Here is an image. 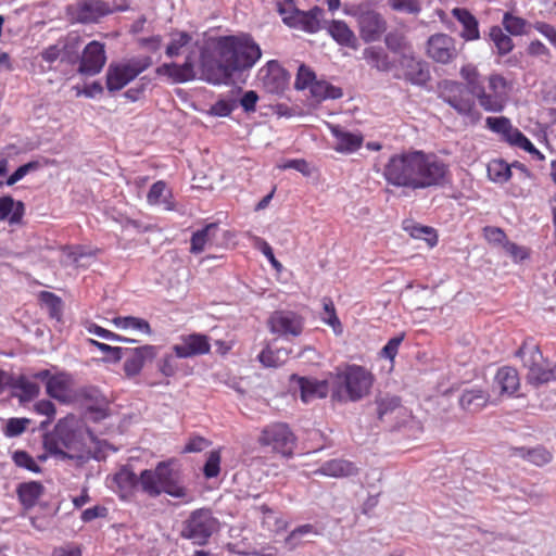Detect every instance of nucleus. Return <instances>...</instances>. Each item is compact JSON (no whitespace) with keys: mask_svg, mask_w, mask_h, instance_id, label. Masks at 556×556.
<instances>
[{"mask_svg":"<svg viewBox=\"0 0 556 556\" xmlns=\"http://www.w3.org/2000/svg\"><path fill=\"white\" fill-rule=\"evenodd\" d=\"M493 384L501 394L513 395L520 387L517 370L509 366L501 367L495 374Z\"/></svg>","mask_w":556,"mask_h":556,"instance_id":"cd10ccee","label":"nucleus"},{"mask_svg":"<svg viewBox=\"0 0 556 556\" xmlns=\"http://www.w3.org/2000/svg\"><path fill=\"white\" fill-rule=\"evenodd\" d=\"M106 60L105 45L92 40L80 52L77 72L83 76H94L103 70Z\"/></svg>","mask_w":556,"mask_h":556,"instance_id":"2eb2a0df","label":"nucleus"},{"mask_svg":"<svg viewBox=\"0 0 556 556\" xmlns=\"http://www.w3.org/2000/svg\"><path fill=\"white\" fill-rule=\"evenodd\" d=\"M451 13L453 17L460 23L463 27L460 37L465 41H476L480 39L479 21L468 9L454 8Z\"/></svg>","mask_w":556,"mask_h":556,"instance_id":"5701e85b","label":"nucleus"},{"mask_svg":"<svg viewBox=\"0 0 556 556\" xmlns=\"http://www.w3.org/2000/svg\"><path fill=\"white\" fill-rule=\"evenodd\" d=\"M488 176L494 182L504 184L511 176L510 166L503 160H492L488 164Z\"/></svg>","mask_w":556,"mask_h":556,"instance_id":"de8ad7c7","label":"nucleus"},{"mask_svg":"<svg viewBox=\"0 0 556 556\" xmlns=\"http://www.w3.org/2000/svg\"><path fill=\"white\" fill-rule=\"evenodd\" d=\"M174 459L157 463L154 469H144L140 472L139 481L141 490L151 497L162 493L175 498H182L188 504L193 501L189 490L181 484L179 471L174 470Z\"/></svg>","mask_w":556,"mask_h":556,"instance_id":"39448f33","label":"nucleus"},{"mask_svg":"<svg viewBox=\"0 0 556 556\" xmlns=\"http://www.w3.org/2000/svg\"><path fill=\"white\" fill-rule=\"evenodd\" d=\"M194 67V51L190 50L182 64L164 63L156 67L155 73L159 76H167L175 84H181L195 78Z\"/></svg>","mask_w":556,"mask_h":556,"instance_id":"f3484780","label":"nucleus"},{"mask_svg":"<svg viewBox=\"0 0 556 556\" xmlns=\"http://www.w3.org/2000/svg\"><path fill=\"white\" fill-rule=\"evenodd\" d=\"M490 403V394L482 389H466L459 397L460 407L469 413H478Z\"/></svg>","mask_w":556,"mask_h":556,"instance_id":"bb28decb","label":"nucleus"},{"mask_svg":"<svg viewBox=\"0 0 556 556\" xmlns=\"http://www.w3.org/2000/svg\"><path fill=\"white\" fill-rule=\"evenodd\" d=\"M328 129L336 139L333 149L337 152L349 154L362 148L364 141L362 134L348 131L337 124H328Z\"/></svg>","mask_w":556,"mask_h":556,"instance_id":"412c9836","label":"nucleus"},{"mask_svg":"<svg viewBox=\"0 0 556 556\" xmlns=\"http://www.w3.org/2000/svg\"><path fill=\"white\" fill-rule=\"evenodd\" d=\"M405 339V333L401 332L400 334L391 338L387 344L381 349L380 356L382 358H387L391 362V364H394V359L399 353L400 345Z\"/></svg>","mask_w":556,"mask_h":556,"instance_id":"6e6d98bb","label":"nucleus"},{"mask_svg":"<svg viewBox=\"0 0 556 556\" xmlns=\"http://www.w3.org/2000/svg\"><path fill=\"white\" fill-rule=\"evenodd\" d=\"M364 59L375 68L380 72H388L392 68V62L388 54L377 47L366 48L363 52Z\"/></svg>","mask_w":556,"mask_h":556,"instance_id":"a18cd8bd","label":"nucleus"},{"mask_svg":"<svg viewBox=\"0 0 556 556\" xmlns=\"http://www.w3.org/2000/svg\"><path fill=\"white\" fill-rule=\"evenodd\" d=\"M43 447L50 454L70 459L83 460L88 454L74 416L58 421L54 429L43 437Z\"/></svg>","mask_w":556,"mask_h":556,"instance_id":"423d86ee","label":"nucleus"},{"mask_svg":"<svg viewBox=\"0 0 556 556\" xmlns=\"http://www.w3.org/2000/svg\"><path fill=\"white\" fill-rule=\"evenodd\" d=\"M315 473L333 478H342L356 475L357 468L349 460L331 459L324 463L317 470H315Z\"/></svg>","mask_w":556,"mask_h":556,"instance_id":"473e14b6","label":"nucleus"},{"mask_svg":"<svg viewBox=\"0 0 556 556\" xmlns=\"http://www.w3.org/2000/svg\"><path fill=\"white\" fill-rule=\"evenodd\" d=\"M267 327L279 337H299L304 329V318L293 311H275L267 319Z\"/></svg>","mask_w":556,"mask_h":556,"instance_id":"f8f14e48","label":"nucleus"},{"mask_svg":"<svg viewBox=\"0 0 556 556\" xmlns=\"http://www.w3.org/2000/svg\"><path fill=\"white\" fill-rule=\"evenodd\" d=\"M513 454L535 466H544L553 459V454L543 446H536L533 448L514 447Z\"/></svg>","mask_w":556,"mask_h":556,"instance_id":"e433bc0d","label":"nucleus"},{"mask_svg":"<svg viewBox=\"0 0 556 556\" xmlns=\"http://www.w3.org/2000/svg\"><path fill=\"white\" fill-rule=\"evenodd\" d=\"M173 351L179 358L205 355L211 351L210 339L202 333L181 336L180 342L173 346Z\"/></svg>","mask_w":556,"mask_h":556,"instance_id":"6ab92c4d","label":"nucleus"},{"mask_svg":"<svg viewBox=\"0 0 556 556\" xmlns=\"http://www.w3.org/2000/svg\"><path fill=\"white\" fill-rule=\"evenodd\" d=\"M327 33L340 46L355 49L357 38L350 26L341 20H332L328 23Z\"/></svg>","mask_w":556,"mask_h":556,"instance_id":"a878e982","label":"nucleus"},{"mask_svg":"<svg viewBox=\"0 0 556 556\" xmlns=\"http://www.w3.org/2000/svg\"><path fill=\"white\" fill-rule=\"evenodd\" d=\"M502 26L506 33L515 37L528 35L529 28L531 27L526 18L515 15L510 11L504 13L502 18Z\"/></svg>","mask_w":556,"mask_h":556,"instance_id":"ea45409f","label":"nucleus"},{"mask_svg":"<svg viewBox=\"0 0 556 556\" xmlns=\"http://www.w3.org/2000/svg\"><path fill=\"white\" fill-rule=\"evenodd\" d=\"M256 509L262 514L261 526L264 530L279 534L288 529L289 522L268 505L263 504Z\"/></svg>","mask_w":556,"mask_h":556,"instance_id":"7c9ffc66","label":"nucleus"},{"mask_svg":"<svg viewBox=\"0 0 556 556\" xmlns=\"http://www.w3.org/2000/svg\"><path fill=\"white\" fill-rule=\"evenodd\" d=\"M43 492L45 488L38 481L23 482L16 488L18 501L25 509L33 508L42 496Z\"/></svg>","mask_w":556,"mask_h":556,"instance_id":"72a5a7b5","label":"nucleus"},{"mask_svg":"<svg viewBox=\"0 0 556 556\" xmlns=\"http://www.w3.org/2000/svg\"><path fill=\"white\" fill-rule=\"evenodd\" d=\"M31 420L29 418H9L4 428H3V434L7 438H15L23 434L27 427L30 425Z\"/></svg>","mask_w":556,"mask_h":556,"instance_id":"603ef678","label":"nucleus"},{"mask_svg":"<svg viewBox=\"0 0 556 556\" xmlns=\"http://www.w3.org/2000/svg\"><path fill=\"white\" fill-rule=\"evenodd\" d=\"M426 53L437 63L450 64L458 56L457 41L444 33L433 34L427 40Z\"/></svg>","mask_w":556,"mask_h":556,"instance_id":"ddd939ff","label":"nucleus"},{"mask_svg":"<svg viewBox=\"0 0 556 556\" xmlns=\"http://www.w3.org/2000/svg\"><path fill=\"white\" fill-rule=\"evenodd\" d=\"M128 8L126 0L117 7L103 0H79L66 7V15L72 23L91 24L116 11H126Z\"/></svg>","mask_w":556,"mask_h":556,"instance_id":"9b49d317","label":"nucleus"},{"mask_svg":"<svg viewBox=\"0 0 556 556\" xmlns=\"http://www.w3.org/2000/svg\"><path fill=\"white\" fill-rule=\"evenodd\" d=\"M147 201L150 205H162L167 211L175 208L172 190L163 180H159L151 186L147 194Z\"/></svg>","mask_w":556,"mask_h":556,"instance_id":"2f4dec72","label":"nucleus"},{"mask_svg":"<svg viewBox=\"0 0 556 556\" xmlns=\"http://www.w3.org/2000/svg\"><path fill=\"white\" fill-rule=\"evenodd\" d=\"M308 535H319L317 528L311 523L301 525L294 528L283 541L285 547L293 551L305 542Z\"/></svg>","mask_w":556,"mask_h":556,"instance_id":"a19ab883","label":"nucleus"},{"mask_svg":"<svg viewBox=\"0 0 556 556\" xmlns=\"http://www.w3.org/2000/svg\"><path fill=\"white\" fill-rule=\"evenodd\" d=\"M220 460V451L215 450L208 453L207 459L203 467V475L206 479H212L219 475Z\"/></svg>","mask_w":556,"mask_h":556,"instance_id":"5fc2aeb1","label":"nucleus"},{"mask_svg":"<svg viewBox=\"0 0 556 556\" xmlns=\"http://www.w3.org/2000/svg\"><path fill=\"white\" fill-rule=\"evenodd\" d=\"M459 75L464 84L443 80L438 85L439 98L453 108L457 114L471 123L481 119V112L501 113L507 105L511 83L500 73L483 77L472 63L463 65Z\"/></svg>","mask_w":556,"mask_h":556,"instance_id":"f257e3e1","label":"nucleus"},{"mask_svg":"<svg viewBox=\"0 0 556 556\" xmlns=\"http://www.w3.org/2000/svg\"><path fill=\"white\" fill-rule=\"evenodd\" d=\"M503 250L507 253L514 262H522L529 257V250L525 247L518 245L509 240L503 245Z\"/></svg>","mask_w":556,"mask_h":556,"instance_id":"338daca9","label":"nucleus"},{"mask_svg":"<svg viewBox=\"0 0 556 556\" xmlns=\"http://www.w3.org/2000/svg\"><path fill=\"white\" fill-rule=\"evenodd\" d=\"M211 445V441L201 435H192L184 446L181 453H200Z\"/></svg>","mask_w":556,"mask_h":556,"instance_id":"69168bd1","label":"nucleus"},{"mask_svg":"<svg viewBox=\"0 0 556 556\" xmlns=\"http://www.w3.org/2000/svg\"><path fill=\"white\" fill-rule=\"evenodd\" d=\"M11 459L13 464L18 468L25 469L34 473L41 472V467L39 466L37 460L28 452L24 450H16L12 452Z\"/></svg>","mask_w":556,"mask_h":556,"instance_id":"09e8293b","label":"nucleus"},{"mask_svg":"<svg viewBox=\"0 0 556 556\" xmlns=\"http://www.w3.org/2000/svg\"><path fill=\"white\" fill-rule=\"evenodd\" d=\"M309 93L317 102L328 99L337 100L343 97V90L340 87L323 79H316L309 89Z\"/></svg>","mask_w":556,"mask_h":556,"instance_id":"58836bf2","label":"nucleus"},{"mask_svg":"<svg viewBox=\"0 0 556 556\" xmlns=\"http://www.w3.org/2000/svg\"><path fill=\"white\" fill-rule=\"evenodd\" d=\"M58 42L62 54V63L77 64L84 42L83 37L77 31H71L58 39Z\"/></svg>","mask_w":556,"mask_h":556,"instance_id":"b1692460","label":"nucleus"},{"mask_svg":"<svg viewBox=\"0 0 556 556\" xmlns=\"http://www.w3.org/2000/svg\"><path fill=\"white\" fill-rule=\"evenodd\" d=\"M237 106V102L233 99H220L215 102L208 110V113L213 116L225 117L231 114Z\"/></svg>","mask_w":556,"mask_h":556,"instance_id":"680f3d73","label":"nucleus"},{"mask_svg":"<svg viewBox=\"0 0 556 556\" xmlns=\"http://www.w3.org/2000/svg\"><path fill=\"white\" fill-rule=\"evenodd\" d=\"M219 66L225 78L250 70L261 59L262 51L251 35L222 36L216 40Z\"/></svg>","mask_w":556,"mask_h":556,"instance_id":"7ed1b4c3","label":"nucleus"},{"mask_svg":"<svg viewBox=\"0 0 556 556\" xmlns=\"http://www.w3.org/2000/svg\"><path fill=\"white\" fill-rule=\"evenodd\" d=\"M159 348L152 344H144L138 348H128L123 369L128 378L138 376L144 365L155 359Z\"/></svg>","mask_w":556,"mask_h":556,"instance_id":"dca6fc26","label":"nucleus"},{"mask_svg":"<svg viewBox=\"0 0 556 556\" xmlns=\"http://www.w3.org/2000/svg\"><path fill=\"white\" fill-rule=\"evenodd\" d=\"M488 129L502 136V139L510 146L517 147L525 135L513 126L506 116H489L485 119Z\"/></svg>","mask_w":556,"mask_h":556,"instance_id":"4be33fe9","label":"nucleus"},{"mask_svg":"<svg viewBox=\"0 0 556 556\" xmlns=\"http://www.w3.org/2000/svg\"><path fill=\"white\" fill-rule=\"evenodd\" d=\"M532 27L540 33L543 37H545L549 43L556 49V28L546 22L536 21L533 23Z\"/></svg>","mask_w":556,"mask_h":556,"instance_id":"774afa93","label":"nucleus"},{"mask_svg":"<svg viewBox=\"0 0 556 556\" xmlns=\"http://www.w3.org/2000/svg\"><path fill=\"white\" fill-rule=\"evenodd\" d=\"M25 205L22 201H14L11 195L0 197V222L8 220L10 225L22 223Z\"/></svg>","mask_w":556,"mask_h":556,"instance_id":"c85d7f7f","label":"nucleus"},{"mask_svg":"<svg viewBox=\"0 0 556 556\" xmlns=\"http://www.w3.org/2000/svg\"><path fill=\"white\" fill-rule=\"evenodd\" d=\"M404 67V78L414 85H424L429 78V71L425 68L421 61L413 56H404L401 61Z\"/></svg>","mask_w":556,"mask_h":556,"instance_id":"c756f323","label":"nucleus"},{"mask_svg":"<svg viewBox=\"0 0 556 556\" xmlns=\"http://www.w3.org/2000/svg\"><path fill=\"white\" fill-rule=\"evenodd\" d=\"M192 36L187 31L175 30L170 33V41L165 53L168 58H175L184 53L190 47Z\"/></svg>","mask_w":556,"mask_h":556,"instance_id":"37998d69","label":"nucleus"},{"mask_svg":"<svg viewBox=\"0 0 556 556\" xmlns=\"http://www.w3.org/2000/svg\"><path fill=\"white\" fill-rule=\"evenodd\" d=\"M114 480L119 488L130 489L140 484L139 477L134 471L127 468H122L114 477Z\"/></svg>","mask_w":556,"mask_h":556,"instance_id":"e2e57ef3","label":"nucleus"},{"mask_svg":"<svg viewBox=\"0 0 556 556\" xmlns=\"http://www.w3.org/2000/svg\"><path fill=\"white\" fill-rule=\"evenodd\" d=\"M405 230L409 233L414 239H424L429 247H434L438 243V235L437 231L429 226L421 225H410L406 226Z\"/></svg>","mask_w":556,"mask_h":556,"instance_id":"8fccbe9b","label":"nucleus"},{"mask_svg":"<svg viewBox=\"0 0 556 556\" xmlns=\"http://www.w3.org/2000/svg\"><path fill=\"white\" fill-rule=\"evenodd\" d=\"M112 323L118 329H132L148 336L152 333V329L149 321L140 317L117 316L112 319Z\"/></svg>","mask_w":556,"mask_h":556,"instance_id":"c03bdc74","label":"nucleus"},{"mask_svg":"<svg viewBox=\"0 0 556 556\" xmlns=\"http://www.w3.org/2000/svg\"><path fill=\"white\" fill-rule=\"evenodd\" d=\"M554 377V372L549 369L545 359L540 362L536 366L528 368L527 379L528 382L534 386L548 382Z\"/></svg>","mask_w":556,"mask_h":556,"instance_id":"49530a36","label":"nucleus"},{"mask_svg":"<svg viewBox=\"0 0 556 556\" xmlns=\"http://www.w3.org/2000/svg\"><path fill=\"white\" fill-rule=\"evenodd\" d=\"M35 377L46 382V392L49 396L62 403H67L73 399L74 380L71 375L66 372L51 375L48 369H43L36 372Z\"/></svg>","mask_w":556,"mask_h":556,"instance_id":"4468645a","label":"nucleus"},{"mask_svg":"<svg viewBox=\"0 0 556 556\" xmlns=\"http://www.w3.org/2000/svg\"><path fill=\"white\" fill-rule=\"evenodd\" d=\"M41 304L46 305L52 318L59 319L62 314V300L49 291H41L38 295Z\"/></svg>","mask_w":556,"mask_h":556,"instance_id":"3c124183","label":"nucleus"},{"mask_svg":"<svg viewBox=\"0 0 556 556\" xmlns=\"http://www.w3.org/2000/svg\"><path fill=\"white\" fill-rule=\"evenodd\" d=\"M151 65V56H138L122 62H112L106 70V89L110 92L122 90Z\"/></svg>","mask_w":556,"mask_h":556,"instance_id":"9d476101","label":"nucleus"},{"mask_svg":"<svg viewBox=\"0 0 556 556\" xmlns=\"http://www.w3.org/2000/svg\"><path fill=\"white\" fill-rule=\"evenodd\" d=\"M316 79L315 72L307 65L301 64L296 73L294 87L298 90L311 89Z\"/></svg>","mask_w":556,"mask_h":556,"instance_id":"864d4df0","label":"nucleus"},{"mask_svg":"<svg viewBox=\"0 0 556 556\" xmlns=\"http://www.w3.org/2000/svg\"><path fill=\"white\" fill-rule=\"evenodd\" d=\"M482 233H483L484 239L488 241V243L492 244V245L503 248V245L508 240L505 231L500 227L485 226L482 229Z\"/></svg>","mask_w":556,"mask_h":556,"instance_id":"13d9d810","label":"nucleus"},{"mask_svg":"<svg viewBox=\"0 0 556 556\" xmlns=\"http://www.w3.org/2000/svg\"><path fill=\"white\" fill-rule=\"evenodd\" d=\"M218 530L219 521L212 509L202 507L192 510L181 522L179 535L191 541L194 545L204 546Z\"/></svg>","mask_w":556,"mask_h":556,"instance_id":"6e6552de","label":"nucleus"},{"mask_svg":"<svg viewBox=\"0 0 556 556\" xmlns=\"http://www.w3.org/2000/svg\"><path fill=\"white\" fill-rule=\"evenodd\" d=\"M324 10L314 7L308 11L293 10L289 15L283 16V22L293 28L301 29L308 34H315L320 29V18Z\"/></svg>","mask_w":556,"mask_h":556,"instance_id":"a211bd4d","label":"nucleus"},{"mask_svg":"<svg viewBox=\"0 0 556 556\" xmlns=\"http://www.w3.org/2000/svg\"><path fill=\"white\" fill-rule=\"evenodd\" d=\"M218 225L216 223H210L202 229L197 230L190 240V253H202L205 250L206 244L215 237Z\"/></svg>","mask_w":556,"mask_h":556,"instance_id":"4c0bfd02","label":"nucleus"},{"mask_svg":"<svg viewBox=\"0 0 556 556\" xmlns=\"http://www.w3.org/2000/svg\"><path fill=\"white\" fill-rule=\"evenodd\" d=\"M517 356L520 357L523 366L528 369L531 366H536L540 362L545 359L538 344L531 340L522 342L517 351Z\"/></svg>","mask_w":556,"mask_h":556,"instance_id":"79ce46f5","label":"nucleus"},{"mask_svg":"<svg viewBox=\"0 0 556 556\" xmlns=\"http://www.w3.org/2000/svg\"><path fill=\"white\" fill-rule=\"evenodd\" d=\"M253 242H254V247L256 249H258L264 254V256L269 261V263L273 265V267L280 270L282 265L275 257L274 251H273L271 247L268 244V242L260 237H254Z\"/></svg>","mask_w":556,"mask_h":556,"instance_id":"0e129e2a","label":"nucleus"},{"mask_svg":"<svg viewBox=\"0 0 556 556\" xmlns=\"http://www.w3.org/2000/svg\"><path fill=\"white\" fill-rule=\"evenodd\" d=\"M176 355L165 354L157 361V370L166 378L174 377L177 371Z\"/></svg>","mask_w":556,"mask_h":556,"instance_id":"052dcab7","label":"nucleus"},{"mask_svg":"<svg viewBox=\"0 0 556 556\" xmlns=\"http://www.w3.org/2000/svg\"><path fill=\"white\" fill-rule=\"evenodd\" d=\"M331 377V397L333 401L356 402L369 394L374 381V374L364 366L348 364L339 367Z\"/></svg>","mask_w":556,"mask_h":556,"instance_id":"20e7f679","label":"nucleus"},{"mask_svg":"<svg viewBox=\"0 0 556 556\" xmlns=\"http://www.w3.org/2000/svg\"><path fill=\"white\" fill-rule=\"evenodd\" d=\"M86 329L89 333L96 334L102 339L111 340V341H117V342H135L134 339H129L123 336H119L115 332H112L105 328H102L98 326L94 323H88L86 325Z\"/></svg>","mask_w":556,"mask_h":556,"instance_id":"4d7b16f0","label":"nucleus"},{"mask_svg":"<svg viewBox=\"0 0 556 556\" xmlns=\"http://www.w3.org/2000/svg\"><path fill=\"white\" fill-rule=\"evenodd\" d=\"M291 354L287 349H273L266 345L257 355L258 362L267 368H277L287 363Z\"/></svg>","mask_w":556,"mask_h":556,"instance_id":"c9c22d12","label":"nucleus"},{"mask_svg":"<svg viewBox=\"0 0 556 556\" xmlns=\"http://www.w3.org/2000/svg\"><path fill=\"white\" fill-rule=\"evenodd\" d=\"M383 177L395 187L427 189L444 185L450 167L434 153L413 150L392 155L383 168Z\"/></svg>","mask_w":556,"mask_h":556,"instance_id":"f03ea898","label":"nucleus"},{"mask_svg":"<svg viewBox=\"0 0 556 556\" xmlns=\"http://www.w3.org/2000/svg\"><path fill=\"white\" fill-rule=\"evenodd\" d=\"M298 438L286 422H271L262 428L257 443L285 458L294 455Z\"/></svg>","mask_w":556,"mask_h":556,"instance_id":"1a4fd4ad","label":"nucleus"},{"mask_svg":"<svg viewBox=\"0 0 556 556\" xmlns=\"http://www.w3.org/2000/svg\"><path fill=\"white\" fill-rule=\"evenodd\" d=\"M37 380L35 375L33 377L25 375L13 376L11 389L20 402H29L39 395L40 387Z\"/></svg>","mask_w":556,"mask_h":556,"instance_id":"393cba45","label":"nucleus"},{"mask_svg":"<svg viewBox=\"0 0 556 556\" xmlns=\"http://www.w3.org/2000/svg\"><path fill=\"white\" fill-rule=\"evenodd\" d=\"M384 42L387 48L395 53H402L408 48L405 36L397 31L389 33L384 38Z\"/></svg>","mask_w":556,"mask_h":556,"instance_id":"bf43d9fd","label":"nucleus"},{"mask_svg":"<svg viewBox=\"0 0 556 556\" xmlns=\"http://www.w3.org/2000/svg\"><path fill=\"white\" fill-rule=\"evenodd\" d=\"M374 7V0H363L344 8V13L355 18L364 42L379 40L387 30V21Z\"/></svg>","mask_w":556,"mask_h":556,"instance_id":"0eeeda50","label":"nucleus"},{"mask_svg":"<svg viewBox=\"0 0 556 556\" xmlns=\"http://www.w3.org/2000/svg\"><path fill=\"white\" fill-rule=\"evenodd\" d=\"M291 379L298 382L301 400L308 403L315 399H325L331 392V377L318 380L315 378L300 377L292 375Z\"/></svg>","mask_w":556,"mask_h":556,"instance_id":"aec40b11","label":"nucleus"},{"mask_svg":"<svg viewBox=\"0 0 556 556\" xmlns=\"http://www.w3.org/2000/svg\"><path fill=\"white\" fill-rule=\"evenodd\" d=\"M488 36L490 41L494 45L498 56H505L515 49L511 36L508 33H505L498 25L491 26Z\"/></svg>","mask_w":556,"mask_h":556,"instance_id":"f704fd0d","label":"nucleus"}]
</instances>
